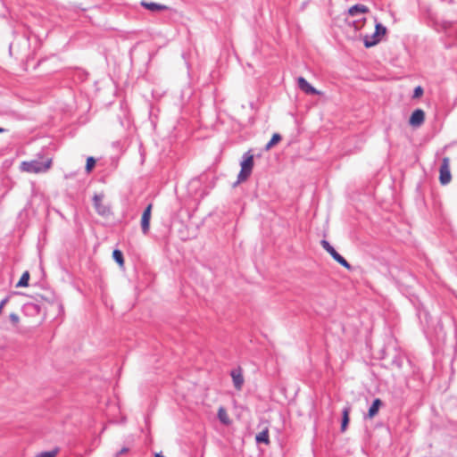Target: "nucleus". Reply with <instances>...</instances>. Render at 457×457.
<instances>
[{"mask_svg":"<svg viewBox=\"0 0 457 457\" xmlns=\"http://www.w3.org/2000/svg\"><path fill=\"white\" fill-rule=\"evenodd\" d=\"M96 163V161L94 157H92V156L87 157V162H86V167H85L86 171L87 173H90L93 170V169L95 168Z\"/></svg>","mask_w":457,"mask_h":457,"instance_id":"412c9836","label":"nucleus"},{"mask_svg":"<svg viewBox=\"0 0 457 457\" xmlns=\"http://www.w3.org/2000/svg\"><path fill=\"white\" fill-rule=\"evenodd\" d=\"M386 33V28L382 24L378 23L375 26V31L371 35H366L363 37V43L365 47L370 48L378 44L382 37Z\"/></svg>","mask_w":457,"mask_h":457,"instance_id":"7ed1b4c3","label":"nucleus"},{"mask_svg":"<svg viewBox=\"0 0 457 457\" xmlns=\"http://www.w3.org/2000/svg\"><path fill=\"white\" fill-rule=\"evenodd\" d=\"M422 95H423V88H422L420 86H418L417 87H415V89H414V94H413V97H414V98H419V97H420Z\"/></svg>","mask_w":457,"mask_h":457,"instance_id":"4be33fe9","label":"nucleus"},{"mask_svg":"<svg viewBox=\"0 0 457 457\" xmlns=\"http://www.w3.org/2000/svg\"><path fill=\"white\" fill-rule=\"evenodd\" d=\"M350 15H355L357 13H365L369 12V8L362 4H355L349 9Z\"/></svg>","mask_w":457,"mask_h":457,"instance_id":"dca6fc26","label":"nucleus"},{"mask_svg":"<svg viewBox=\"0 0 457 457\" xmlns=\"http://www.w3.org/2000/svg\"><path fill=\"white\" fill-rule=\"evenodd\" d=\"M321 245L323 248L333 257V259L337 262L339 264H341L343 267H345L347 270H351L352 266L350 263L343 257L341 256L333 246L330 245V244L326 241H321Z\"/></svg>","mask_w":457,"mask_h":457,"instance_id":"20e7f679","label":"nucleus"},{"mask_svg":"<svg viewBox=\"0 0 457 457\" xmlns=\"http://www.w3.org/2000/svg\"><path fill=\"white\" fill-rule=\"evenodd\" d=\"M281 136L278 133H275L272 135L270 140L268 142V144L265 146L266 150H270L274 145H278L281 141Z\"/></svg>","mask_w":457,"mask_h":457,"instance_id":"f3484780","label":"nucleus"},{"mask_svg":"<svg viewBox=\"0 0 457 457\" xmlns=\"http://www.w3.org/2000/svg\"><path fill=\"white\" fill-rule=\"evenodd\" d=\"M299 88L306 94L316 95L320 94L304 78L299 77L297 79Z\"/></svg>","mask_w":457,"mask_h":457,"instance_id":"9d476101","label":"nucleus"},{"mask_svg":"<svg viewBox=\"0 0 457 457\" xmlns=\"http://www.w3.org/2000/svg\"><path fill=\"white\" fill-rule=\"evenodd\" d=\"M364 21H365V20H363V21H353L354 28L356 29H360L362 27Z\"/></svg>","mask_w":457,"mask_h":457,"instance_id":"b1692460","label":"nucleus"},{"mask_svg":"<svg viewBox=\"0 0 457 457\" xmlns=\"http://www.w3.org/2000/svg\"><path fill=\"white\" fill-rule=\"evenodd\" d=\"M255 440L258 444L270 445L269 428H265L262 432L258 433L255 436Z\"/></svg>","mask_w":457,"mask_h":457,"instance_id":"9b49d317","label":"nucleus"},{"mask_svg":"<svg viewBox=\"0 0 457 457\" xmlns=\"http://www.w3.org/2000/svg\"><path fill=\"white\" fill-rule=\"evenodd\" d=\"M53 164L52 158L46 159L45 162H39L37 160L22 162L20 169L23 172L27 173H45L50 170Z\"/></svg>","mask_w":457,"mask_h":457,"instance_id":"f257e3e1","label":"nucleus"},{"mask_svg":"<svg viewBox=\"0 0 457 457\" xmlns=\"http://www.w3.org/2000/svg\"><path fill=\"white\" fill-rule=\"evenodd\" d=\"M112 257L113 259L116 261V262L120 266V267H123L124 265V259H123V255H122V253L120 251V250H114L112 252Z\"/></svg>","mask_w":457,"mask_h":457,"instance_id":"6ab92c4d","label":"nucleus"},{"mask_svg":"<svg viewBox=\"0 0 457 457\" xmlns=\"http://www.w3.org/2000/svg\"><path fill=\"white\" fill-rule=\"evenodd\" d=\"M104 195L103 194L95 195L93 197L94 207L98 214L100 215H107L110 212V208L107 204L104 203Z\"/></svg>","mask_w":457,"mask_h":457,"instance_id":"423d86ee","label":"nucleus"},{"mask_svg":"<svg viewBox=\"0 0 457 457\" xmlns=\"http://www.w3.org/2000/svg\"><path fill=\"white\" fill-rule=\"evenodd\" d=\"M29 271H25L21 275V277L20 280L18 281L16 287H26L29 286Z\"/></svg>","mask_w":457,"mask_h":457,"instance_id":"a211bd4d","label":"nucleus"},{"mask_svg":"<svg viewBox=\"0 0 457 457\" xmlns=\"http://www.w3.org/2000/svg\"><path fill=\"white\" fill-rule=\"evenodd\" d=\"M142 5L150 11H163L168 8L166 5L156 3L142 2Z\"/></svg>","mask_w":457,"mask_h":457,"instance_id":"4468645a","label":"nucleus"},{"mask_svg":"<svg viewBox=\"0 0 457 457\" xmlns=\"http://www.w3.org/2000/svg\"><path fill=\"white\" fill-rule=\"evenodd\" d=\"M253 165H254L253 155V154L245 155L244 160L240 163L241 170L237 176V184L245 182L248 179V178L250 177V175L253 171Z\"/></svg>","mask_w":457,"mask_h":457,"instance_id":"f03ea898","label":"nucleus"},{"mask_svg":"<svg viewBox=\"0 0 457 457\" xmlns=\"http://www.w3.org/2000/svg\"><path fill=\"white\" fill-rule=\"evenodd\" d=\"M230 376L232 378L233 385L235 388L240 391L243 387L245 378L243 376V370L241 367H237L231 370Z\"/></svg>","mask_w":457,"mask_h":457,"instance_id":"0eeeda50","label":"nucleus"},{"mask_svg":"<svg viewBox=\"0 0 457 457\" xmlns=\"http://www.w3.org/2000/svg\"><path fill=\"white\" fill-rule=\"evenodd\" d=\"M425 120V112L421 109H416L411 115L409 123L411 126L418 128L423 124Z\"/></svg>","mask_w":457,"mask_h":457,"instance_id":"1a4fd4ad","label":"nucleus"},{"mask_svg":"<svg viewBox=\"0 0 457 457\" xmlns=\"http://www.w3.org/2000/svg\"><path fill=\"white\" fill-rule=\"evenodd\" d=\"M152 208L153 204H149L147 207L143 212L142 217H141V228L143 233L145 235L148 233L150 228V220H151V214H152Z\"/></svg>","mask_w":457,"mask_h":457,"instance_id":"6e6552de","label":"nucleus"},{"mask_svg":"<svg viewBox=\"0 0 457 457\" xmlns=\"http://www.w3.org/2000/svg\"><path fill=\"white\" fill-rule=\"evenodd\" d=\"M218 418L221 423L224 425H230L231 420L229 419V416L226 411V409L222 406H220L218 409Z\"/></svg>","mask_w":457,"mask_h":457,"instance_id":"f8f14e48","label":"nucleus"},{"mask_svg":"<svg viewBox=\"0 0 457 457\" xmlns=\"http://www.w3.org/2000/svg\"><path fill=\"white\" fill-rule=\"evenodd\" d=\"M10 320H12V322L13 324H18L19 320H20L19 316L17 314H15V313H11L10 314Z\"/></svg>","mask_w":457,"mask_h":457,"instance_id":"5701e85b","label":"nucleus"},{"mask_svg":"<svg viewBox=\"0 0 457 457\" xmlns=\"http://www.w3.org/2000/svg\"><path fill=\"white\" fill-rule=\"evenodd\" d=\"M154 457H164V456L162 455L161 453H155Z\"/></svg>","mask_w":457,"mask_h":457,"instance_id":"a878e982","label":"nucleus"},{"mask_svg":"<svg viewBox=\"0 0 457 457\" xmlns=\"http://www.w3.org/2000/svg\"><path fill=\"white\" fill-rule=\"evenodd\" d=\"M439 172L440 183L442 185L448 184L452 179V175L450 171V159L448 157H445L443 159Z\"/></svg>","mask_w":457,"mask_h":457,"instance_id":"39448f33","label":"nucleus"},{"mask_svg":"<svg viewBox=\"0 0 457 457\" xmlns=\"http://www.w3.org/2000/svg\"><path fill=\"white\" fill-rule=\"evenodd\" d=\"M382 405V402L380 399H375L371 404V406L370 407L369 409V412H368V415H369V418H373L374 416H376L378 412V410L380 408V406Z\"/></svg>","mask_w":457,"mask_h":457,"instance_id":"ddd939ff","label":"nucleus"},{"mask_svg":"<svg viewBox=\"0 0 457 457\" xmlns=\"http://www.w3.org/2000/svg\"><path fill=\"white\" fill-rule=\"evenodd\" d=\"M58 453H59V449L54 448L51 451L39 453L36 454L34 457H56Z\"/></svg>","mask_w":457,"mask_h":457,"instance_id":"aec40b11","label":"nucleus"},{"mask_svg":"<svg viewBox=\"0 0 457 457\" xmlns=\"http://www.w3.org/2000/svg\"><path fill=\"white\" fill-rule=\"evenodd\" d=\"M349 414H350V408H345L343 410V418H342V423H341V432H345L347 428V426H348V423H349V420H350V418H349Z\"/></svg>","mask_w":457,"mask_h":457,"instance_id":"2eb2a0df","label":"nucleus"},{"mask_svg":"<svg viewBox=\"0 0 457 457\" xmlns=\"http://www.w3.org/2000/svg\"><path fill=\"white\" fill-rule=\"evenodd\" d=\"M127 452H128V449H127V448H123V449H121V450H120V453H117V455H116V456L118 457L120 454L125 453H127Z\"/></svg>","mask_w":457,"mask_h":457,"instance_id":"393cba45","label":"nucleus"},{"mask_svg":"<svg viewBox=\"0 0 457 457\" xmlns=\"http://www.w3.org/2000/svg\"><path fill=\"white\" fill-rule=\"evenodd\" d=\"M4 131V129L0 128V133H2Z\"/></svg>","mask_w":457,"mask_h":457,"instance_id":"bb28decb","label":"nucleus"}]
</instances>
